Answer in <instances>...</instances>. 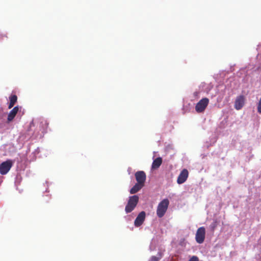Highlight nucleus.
Returning a JSON list of instances; mask_svg holds the SVG:
<instances>
[{"mask_svg":"<svg viewBox=\"0 0 261 261\" xmlns=\"http://www.w3.org/2000/svg\"><path fill=\"white\" fill-rule=\"evenodd\" d=\"M169 201L167 198L162 200L158 204L156 210V215L159 218L163 217L167 211Z\"/></svg>","mask_w":261,"mask_h":261,"instance_id":"obj_1","label":"nucleus"},{"mask_svg":"<svg viewBox=\"0 0 261 261\" xmlns=\"http://www.w3.org/2000/svg\"><path fill=\"white\" fill-rule=\"evenodd\" d=\"M139 196L133 195L129 197L127 203L125 207V211L126 213L132 212L136 207L139 202Z\"/></svg>","mask_w":261,"mask_h":261,"instance_id":"obj_2","label":"nucleus"},{"mask_svg":"<svg viewBox=\"0 0 261 261\" xmlns=\"http://www.w3.org/2000/svg\"><path fill=\"white\" fill-rule=\"evenodd\" d=\"M13 162L11 160H7L0 164V174L6 175L13 166Z\"/></svg>","mask_w":261,"mask_h":261,"instance_id":"obj_3","label":"nucleus"},{"mask_svg":"<svg viewBox=\"0 0 261 261\" xmlns=\"http://www.w3.org/2000/svg\"><path fill=\"white\" fill-rule=\"evenodd\" d=\"M209 103L207 98H203L196 105L195 110L197 113H202L204 111Z\"/></svg>","mask_w":261,"mask_h":261,"instance_id":"obj_4","label":"nucleus"},{"mask_svg":"<svg viewBox=\"0 0 261 261\" xmlns=\"http://www.w3.org/2000/svg\"><path fill=\"white\" fill-rule=\"evenodd\" d=\"M205 229L204 227H199L196 233L195 239L199 244L202 243L205 239Z\"/></svg>","mask_w":261,"mask_h":261,"instance_id":"obj_5","label":"nucleus"},{"mask_svg":"<svg viewBox=\"0 0 261 261\" xmlns=\"http://www.w3.org/2000/svg\"><path fill=\"white\" fill-rule=\"evenodd\" d=\"M189 176V172L187 169H183L178 175L177 179V182L178 184H182L185 182Z\"/></svg>","mask_w":261,"mask_h":261,"instance_id":"obj_6","label":"nucleus"},{"mask_svg":"<svg viewBox=\"0 0 261 261\" xmlns=\"http://www.w3.org/2000/svg\"><path fill=\"white\" fill-rule=\"evenodd\" d=\"M135 175L137 182L144 186L146 178L145 173L143 171H137Z\"/></svg>","mask_w":261,"mask_h":261,"instance_id":"obj_7","label":"nucleus"},{"mask_svg":"<svg viewBox=\"0 0 261 261\" xmlns=\"http://www.w3.org/2000/svg\"><path fill=\"white\" fill-rule=\"evenodd\" d=\"M146 214L144 211L140 212L136 218L134 225L136 227L140 226L144 222L145 219Z\"/></svg>","mask_w":261,"mask_h":261,"instance_id":"obj_8","label":"nucleus"},{"mask_svg":"<svg viewBox=\"0 0 261 261\" xmlns=\"http://www.w3.org/2000/svg\"><path fill=\"white\" fill-rule=\"evenodd\" d=\"M245 104V97L243 95H240L237 97L234 101V108L239 110L241 109Z\"/></svg>","mask_w":261,"mask_h":261,"instance_id":"obj_9","label":"nucleus"},{"mask_svg":"<svg viewBox=\"0 0 261 261\" xmlns=\"http://www.w3.org/2000/svg\"><path fill=\"white\" fill-rule=\"evenodd\" d=\"M19 107L16 106L9 112L7 117V122L9 123L13 121L19 111Z\"/></svg>","mask_w":261,"mask_h":261,"instance_id":"obj_10","label":"nucleus"},{"mask_svg":"<svg viewBox=\"0 0 261 261\" xmlns=\"http://www.w3.org/2000/svg\"><path fill=\"white\" fill-rule=\"evenodd\" d=\"M162 163V159L161 157H158L155 159L152 164L151 168L153 169H156L159 168Z\"/></svg>","mask_w":261,"mask_h":261,"instance_id":"obj_11","label":"nucleus"},{"mask_svg":"<svg viewBox=\"0 0 261 261\" xmlns=\"http://www.w3.org/2000/svg\"><path fill=\"white\" fill-rule=\"evenodd\" d=\"M143 187L144 185L137 182L131 188L129 192L131 194H135L140 191Z\"/></svg>","mask_w":261,"mask_h":261,"instance_id":"obj_12","label":"nucleus"},{"mask_svg":"<svg viewBox=\"0 0 261 261\" xmlns=\"http://www.w3.org/2000/svg\"><path fill=\"white\" fill-rule=\"evenodd\" d=\"M10 102L8 105V109H11L17 102V96L16 95H11L9 97Z\"/></svg>","mask_w":261,"mask_h":261,"instance_id":"obj_13","label":"nucleus"},{"mask_svg":"<svg viewBox=\"0 0 261 261\" xmlns=\"http://www.w3.org/2000/svg\"><path fill=\"white\" fill-rule=\"evenodd\" d=\"M48 125V123L45 120H42L40 122L39 127H40V130L42 132V133H44L46 128H47Z\"/></svg>","mask_w":261,"mask_h":261,"instance_id":"obj_14","label":"nucleus"},{"mask_svg":"<svg viewBox=\"0 0 261 261\" xmlns=\"http://www.w3.org/2000/svg\"><path fill=\"white\" fill-rule=\"evenodd\" d=\"M163 256V253L162 252H158V256H152L149 261H159Z\"/></svg>","mask_w":261,"mask_h":261,"instance_id":"obj_15","label":"nucleus"},{"mask_svg":"<svg viewBox=\"0 0 261 261\" xmlns=\"http://www.w3.org/2000/svg\"><path fill=\"white\" fill-rule=\"evenodd\" d=\"M257 112L259 114H261V97L260 98L257 104Z\"/></svg>","mask_w":261,"mask_h":261,"instance_id":"obj_16","label":"nucleus"},{"mask_svg":"<svg viewBox=\"0 0 261 261\" xmlns=\"http://www.w3.org/2000/svg\"><path fill=\"white\" fill-rule=\"evenodd\" d=\"M189 261H199L198 257L196 256H193L189 260Z\"/></svg>","mask_w":261,"mask_h":261,"instance_id":"obj_17","label":"nucleus"},{"mask_svg":"<svg viewBox=\"0 0 261 261\" xmlns=\"http://www.w3.org/2000/svg\"><path fill=\"white\" fill-rule=\"evenodd\" d=\"M216 222H215L214 223H213L212 224H211V227H212V230H214L215 228V227H216Z\"/></svg>","mask_w":261,"mask_h":261,"instance_id":"obj_18","label":"nucleus"}]
</instances>
